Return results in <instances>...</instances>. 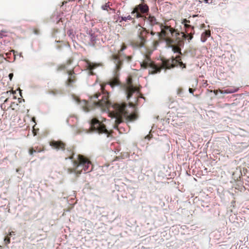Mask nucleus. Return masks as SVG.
<instances>
[{"label": "nucleus", "instance_id": "f257e3e1", "mask_svg": "<svg viewBox=\"0 0 249 249\" xmlns=\"http://www.w3.org/2000/svg\"><path fill=\"white\" fill-rule=\"evenodd\" d=\"M100 93H96L90 99V102L88 103L85 100L80 101L79 98L73 97V100L79 104L82 110L85 112H88L90 108L93 107H107L108 109V115L111 118L110 121L101 117V120L94 118L89 124V127L92 131L98 133H105L109 136V131L107 129L104 122L107 123L111 122L112 123V127L114 129H118V125L124 120L133 121L135 120L137 115L132 113L133 108V103L127 106L124 103H112L108 100V95L102 96V99H99L101 96Z\"/></svg>", "mask_w": 249, "mask_h": 249}, {"label": "nucleus", "instance_id": "f03ea898", "mask_svg": "<svg viewBox=\"0 0 249 249\" xmlns=\"http://www.w3.org/2000/svg\"><path fill=\"white\" fill-rule=\"evenodd\" d=\"M162 63V66H158L151 60L149 56L144 55V59L140 64L142 68L148 69L149 74H151L160 72L161 69H169L178 66L182 68L186 67L185 64L181 61L180 56L163 60Z\"/></svg>", "mask_w": 249, "mask_h": 249}, {"label": "nucleus", "instance_id": "7ed1b4c3", "mask_svg": "<svg viewBox=\"0 0 249 249\" xmlns=\"http://www.w3.org/2000/svg\"><path fill=\"white\" fill-rule=\"evenodd\" d=\"M160 32H158V36L163 38L168 45L169 48H172L174 53L181 54V48L184 46V42L180 39H172L171 37L175 36L176 37L179 36L180 34L170 26L160 25Z\"/></svg>", "mask_w": 249, "mask_h": 249}, {"label": "nucleus", "instance_id": "20e7f679", "mask_svg": "<svg viewBox=\"0 0 249 249\" xmlns=\"http://www.w3.org/2000/svg\"><path fill=\"white\" fill-rule=\"evenodd\" d=\"M77 156V160L73 162V169H68L69 173L81 174L90 172L92 169L91 162L82 155Z\"/></svg>", "mask_w": 249, "mask_h": 249}, {"label": "nucleus", "instance_id": "39448f33", "mask_svg": "<svg viewBox=\"0 0 249 249\" xmlns=\"http://www.w3.org/2000/svg\"><path fill=\"white\" fill-rule=\"evenodd\" d=\"M126 94L127 99L128 100L132 98L134 102H137L139 98L143 99V97L140 96L139 91L137 88L131 83H129L126 88Z\"/></svg>", "mask_w": 249, "mask_h": 249}, {"label": "nucleus", "instance_id": "423d86ee", "mask_svg": "<svg viewBox=\"0 0 249 249\" xmlns=\"http://www.w3.org/2000/svg\"><path fill=\"white\" fill-rule=\"evenodd\" d=\"M190 21L186 19H184L183 20L182 23L184 24V27L186 29V32L181 33L182 37L184 39H188L189 41L193 38V34H194V28L190 25L188 24V23Z\"/></svg>", "mask_w": 249, "mask_h": 249}, {"label": "nucleus", "instance_id": "0eeeda50", "mask_svg": "<svg viewBox=\"0 0 249 249\" xmlns=\"http://www.w3.org/2000/svg\"><path fill=\"white\" fill-rule=\"evenodd\" d=\"M149 11V7L146 4L141 3L137 5L132 12V14H135L134 16L137 18H142V14L147 13Z\"/></svg>", "mask_w": 249, "mask_h": 249}, {"label": "nucleus", "instance_id": "6e6552de", "mask_svg": "<svg viewBox=\"0 0 249 249\" xmlns=\"http://www.w3.org/2000/svg\"><path fill=\"white\" fill-rule=\"evenodd\" d=\"M50 146L57 150H64L65 144L61 141H52L50 143Z\"/></svg>", "mask_w": 249, "mask_h": 249}, {"label": "nucleus", "instance_id": "1a4fd4ad", "mask_svg": "<svg viewBox=\"0 0 249 249\" xmlns=\"http://www.w3.org/2000/svg\"><path fill=\"white\" fill-rule=\"evenodd\" d=\"M108 85L113 89L115 87L120 86L121 83L118 79L117 74H115V75L112 77L109 82L108 83Z\"/></svg>", "mask_w": 249, "mask_h": 249}, {"label": "nucleus", "instance_id": "9d476101", "mask_svg": "<svg viewBox=\"0 0 249 249\" xmlns=\"http://www.w3.org/2000/svg\"><path fill=\"white\" fill-rule=\"evenodd\" d=\"M147 33V32L143 30L141 32L140 35L139 36V40L137 42V46L139 48H142L144 46V44L146 41V38L144 36V34Z\"/></svg>", "mask_w": 249, "mask_h": 249}, {"label": "nucleus", "instance_id": "9b49d317", "mask_svg": "<svg viewBox=\"0 0 249 249\" xmlns=\"http://www.w3.org/2000/svg\"><path fill=\"white\" fill-rule=\"evenodd\" d=\"M145 18L146 20V22L148 23L151 27H153L155 25H159L160 26V25H162V24L158 22L157 19L154 16L149 15L147 18L145 17Z\"/></svg>", "mask_w": 249, "mask_h": 249}, {"label": "nucleus", "instance_id": "f8f14e48", "mask_svg": "<svg viewBox=\"0 0 249 249\" xmlns=\"http://www.w3.org/2000/svg\"><path fill=\"white\" fill-rule=\"evenodd\" d=\"M113 60L115 64L116 69L117 70L119 71L120 69V66L122 63L120 56L118 55H114L113 56Z\"/></svg>", "mask_w": 249, "mask_h": 249}, {"label": "nucleus", "instance_id": "ddd939ff", "mask_svg": "<svg viewBox=\"0 0 249 249\" xmlns=\"http://www.w3.org/2000/svg\"><path fill=\"white\" fill-rule=\"evenodd\" d=\"M239 90L238 88L232 87L224 90H220V92L221 94H230L235 93Z\"/></svg>", "mask_w": 249, "mask_h": 249}, {"label": "nucleus", "instance_id": "4468645a", "mask_svg": "<svg viewBox=\"0 0 249 249\" xmlns=\"http://www.w3.org/2000/svg\"><path fill=\"white\" fill-rule=\"evenodd\" d=\"M87 34L88 36L90 41L92 42H95L96 40L97 35L92 30H90L87 32Z\"/></svg>", "mask_w": 249, "mask_h": 249}, {"label": "nucleus", "instance_id": "2eb2a0df", "mask_svg": "<svg viewBox=\"0 0 249 249\" xmlns=\"http://www.w3.org/2000/svg\"><path fill=\"white\" fill-rule=\"evenodd\" d=\"M73 73V72L72 71H68V73L69 75L70 76V77H69V78L68 79V83H67V85L69 86H71V84L72 83L74 82V80L72 79V78H73V77H72Z\"/></svg>", "mask_w": 249, "mask_h": 249}, {"label": "nucleus", "instance_id": "dca6fc26", "mask_svg": "<svg viewBox=\"0 0 249 249\" xmlns=\"http://www.w3.org/2000/svg\"><path fill=\"white\" fill-rule=\"evenodd\" d=\"M210 36V33L208 32H203L201 36V41L202 42H205L207 37Z\"/></svg>", "mask_w": 249, "mask_h": 249}, {"label": "nucleus", "instance_id": "f3484780", "mask_svg": "<svg viewBox=\"0 0 249 249\" xmlns=\"http://www.w3.org/2000/svg\"><path fill=\"white\" fill-rule=\"evenodd\" d=\"M49 93L53 96L61 95L63 94V91L59 89H53L49 91Z\"/></svg>", "mask_w": 249, "mask_h": 249}, {"label": "nucleus", "instance_id": "a211bd4d", "mask_svg": "<svg viewBox=\"0 0 249 249\" xmlns=\"http://www.w3.org/2000/svg\"><path fill=\"white\" fill-rule=\"evenodd\" d=\"M87 66L88 69L91 71L97 66V65L89 61H88L87 62Z\"/></svg>", "mask_w": 249, "mask_h": 249}, {"label": "nucleus", "instance_id": "6ab92c4d", "mask_svg": "<svg viewBox=\"0 0 249 249\" xmlns=\"http://www.w3.org/2000/svg\"><path fill=\"white\" fill-rule=\"evenodd\" d=\"M118 18H121V19L119 20V22H121L123 21H126L127 20H131L132 19V17L130 15L124 17L118 16Z\"/></svg>", "mask_w": 249, "mask_h": 249}, {"label": "nucleus", "instance_id": "aec40b11", "mask_svg": "<svg viewBox=\"0 0 249 249\" xmlns=\"http://www.w3.org/2000/svg\"><path fill=\"white\" fill-rule=\"evenodd\" d=\"M109 2H107V3H106L105 5H103L102 6V9L104 10H108V8H109V9L110 10H112L113 11H114V9H112V8H111L109 7Z\"/></svg>", "mask_w": 249, "mask_h": 249}, {"label": "nucleus", "instance_id": "412c9836", "mask_svg": "<svg viewBox=\"0 0 249 249\" xmlns=\"http://www.w3.org/2000/svg\"><path fill=\"white\" fill-rule=\"evenodd\" d=\"M67 34L72 39H73V38L74 37V35L73 34V32L72 30H68L67 32Z\"/></svg>", "mask_w": 249, "mask_h": 249}, {"label": "nucleus", "instance_id": "4be33fe9", "mask_svg": "<svg viewBox=\"0 0 249 249\" xmlns=\"http://www.w3.org/2000/svg\"><path fill=\"white\" fill-rule=\"evenodd\" d=\"M183 90L181 89H178L177 90V94L179 96H182L183 95Z\"/></svg>", "mask_w": 249, "mask_h": 249}, {"label": "nucleus", "instance_id": "5701e85b", "mask_svg": "<svg viewBox=\"0 0 249 249\" xmlns=\"http://www.w3.org/2000/svg\"><path fill=\"white\" fill-rule=\"evenodd\" d=\"M4 241L6 244H8L10 243V238L9 237L7 236L4 239Z\"/></svg>", "mask_w": 249, "mask_h": 249}, {"label": "nucleus", "instance_id": "b1692460", "mask_svg": "<svg viewBox=\"0 0 249 249\" xmlns=\"http://www.w3.org/2000/svg\"><path fill=\"white\" fill-rule=\"evenodd\" d=\"M126 46L125 45H123L122 46V48L120 50V52L119 53L120 55H121V52H123V51H124L125 49H126Z\"/></svg>", "mask_w": 249, "mask_h": 249}, {"label": "nucleus", "instance_id": "393cba45", "mask_svg": "<svg viewBox=\"0 0 249 249\" xmlns=\"http://www.w3.org/2000/svg\"><path fill=\"white\" fill-rule=\"evenodd\" d=\"M13 76H14V74H13V73H9V75H8V77H9V79H10V80L11 81L12 80V78H13Z\"/></svg>", "mask_w": 249, "mask_h": 249}, {"label": "nucleus", "instance_id": "a878e982", "mask_svg": "<svg viewBox=\"0 0 249 249\" xmlns=\"http://www.w3.org/2000/svg\"><path fill=\"white\" fill-rule=\"evenodd\" d=\"M204 2L205 3H212V0H211V1L210 2V0H203Z\"/></svg>", "mask_w": 249, "mask_h": 249}, {"label": "nucleus", "instance_id": "bb28decb", "mask_svg": "<svg viewBox=\"0 0 249 249\" xmlns=\"http://www.w3.org/2000/svg\"><path fill=\"white\" fill-rule=\"evenodd\" d=\"M30 154L31 155H33L34 152H36V150H34L33 149L30 150L29 151Z\"/></svg>", "mask_w": 249, "mask_h": 249}, {"label": "nucleus", "instance_id": "cd10ccee", "mask_svg": "<svg viewBox=\"0 0 249 249\" xmlns=\"http://www.w3.org/2000/svg\"><path fill=\"white\" fill-rule=\"evenodd\" d=\"M189 91L190 93L191 94H193V92H194V89H192L191 88H189Z\"/></svg>", "mask_w": 249, "mask_h": 249}, {"label": "nucleus", "instance_id": "c85d7f7f", "mask_svg": "<svg viewBox=\"0 0 249 249\" xmlns=\"http://www.w3.org/2000/svg\"><path fill=\"white\" fill-rule=\"evenodd\" d=\"M15 232H14V231H11V232H10L9 233V235H10V236H12V235H15Z\"/></svg>", "mask_w": 249, "mask_h": 249}, {"label": "nucleus", "instance_id": "c756f323", "mask_svg": "<svg viewBox=\"0 0 249 249\" xmlns=\"http://www.w3.org/2000/svg\"><path fill=\"white\" fill-rule=\"evenodd\" d=\"M73 156H74V155H72L69 158H68V159H73ZM66 160L68 159V158H65Z\"/></svg>", "mask_w": 249, "mask_h": 249}, {"label": "nucleus", "instance_id": "7c9ffc66", "mask_svg": "<svg viewBox=\"0 0 249 249\" xmlns=\"http://www.w3.org/2000/svg\"><path fill=\"white\" fill-rule=\"evenodd\" d=\"M145 139H150V136L149 135H147L145 137Z\"/></svg>", "mask_w": 249, "mask_h": 249}, {"label": "nucleus", "instance_id": "2f4dec72", "mask_svg": "<svg viewBox=\"0 0 249 249\" xmlns=\"http://www.w3.org/2000/svg\"><path fill=\"white\" fill-rule=\"evenodd\" d=\"M131 56H127V61H130L131 60Z\"/></svg>", "mask_w": 249, "mask_h": 249}, {"label": "nucleus", "instance_id": "473e14b6", "mask_svg": "<svg viewBox=\"0 0 249 249\" xmlns=\"http://www.w3.org/2000/svg\"><path fill=\"white\" fill-rule=\"evenodd\" d=\"M151 34L152 35H154V34H155V33H153V32L152 31V32H151Z\"/></svg>", "mask_w": 249, "mask_h": 249}, {"label": "nucleus", "instance_id": "72a5a7b5", "mask_svg": "<svg viewBox=\"0 0 249 249\" xmlns=\"http://www.w3.org/2000/svg\"><path fill=\"white\" fill-rule=\"evenodd\" d=\"M89 131L87 130H86V133H88Z\"/></svg>", "mask_w": 249, "mask_h": 249}, {"label": "nucleus", "instance_id": "f704fd0d", "mask_svg": "<svg viewBox=\"0 0 249 249\" xmlns=\"http://www.w3.org/2000/svg\"><path fill=\"white\" fill-rule=\"evenodd\" d=\"M101 88L102 90L104 91V89H103V87H101Z\"/></svg>", "mask_w": 249, "mask_h": 249}, {"label": "nucleus", "instance_id": "c9c22d12", "mask_svg": "<svg viewBox=\"0 0 249 249\" xmlns=\"http://www.w3.org/2000/svg\"><path fill=\"white\" fill-rule=\"evenodd\" d=\"M231 202L234 203V202H235V201H232Z\"/></svg>", "mask_w": 249, "mask_h": 249}]
</instances>
